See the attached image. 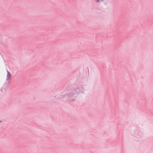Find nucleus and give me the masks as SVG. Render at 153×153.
Returning <instances> with one entry per match:
<instances>
[{
  "instance_id": "1",
  "label": "nucleus",
  "mask_w": 153,
  "mask_h": 153,
  "mask_svg": "<svg viewBox=\"0 0 153 153\" xmlns=\"http://www.w3.org/2000/svg\"><path fill=\"white\" fill-rule=\"evenodd\" d=\"M7 76H6V80H10V77H11V74L9 71L7 70Z\"/></svg>"
},
{
  "instance_id": "2",
  "label": "nucleus",
  "mask_w": 153,
  "mask_h": 153,
  "mask_svg": "<svg viewBox=\"0 0 153 153\" xmlns=\"http://www.w3.org/2000/svg\"><path fill=\"white\" fill-rule=\"evenodd\" d=\"M95 1L96 2H98L99 1V0H95Z\"/></svg>"
}]
</instances>
